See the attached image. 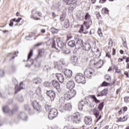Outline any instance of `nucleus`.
Here are the masks:
<instances>
[{
  "instance_id": "obj_63",
  "label": "nucleus",
  "mask_w": 129,
  "mask_h": 129,
  "mask_svg": "<svg viewBox=\"0 0 129 129\" xmlns=\"http://www.w3.org/2000/svg\"><path fill=\"white\" fill-rule=\"evenodd\" d=\"M115 73H120V70H119V69H117V70H116V71H115Z\"/></svg>"
},
{
  "instance_id": "obj_5",
  "label": "nucleus",
  "mask_w": 129,
  "mask_h": 129,
  "mask_svg": "<svg viewBox=\"0 0 129 129\" xmlns=\"http://www.w3.org/2000/svg\"><path fill=\"white\" fill-rule=\"evenodd\" d=\"M94 72V70L91 68H88L86 69L84 72V74L86 77L88 78H91L92 75H93V73Z\"/></svg>"
},
{
  "instance_id": "obj_22",
  "label": "nucleus",
  "mask_w": 129,
  "mask_h": 129,
  "mask_svg": "<svg viewBox=\"0 0 129 129\" xmlns=\"http://www.w3.org/2000/svg\"><path fill=\"white\" fill-rule=\"evenodd\" d=\"M23 86H24V82H21L20 84V88H18V86H15V93H18V92H19V91H20V90H21V89H23L24 88L23 87Z\"/></svg>"
},
{
  "instance_id": "obj_56",
  "label": "nucleus",
  "mask_w": 129,
  "mask_h": 129,
  "mask_svg": "<svg viewBox=\"0 0 129 129\" xmlns=\"http://www.w3.org/2000/svg\"><path fill=\"white\" fill-rule=\"evenodd\" d=\"M113 42H112V39H110L109 41V45L110 46H112Z\"/></svg>"
},
{
  "instance_id": "obj_41",
  "label": "nucleus",
  "mask_w": 129,
  "mask_h": 129,
  "mask_svg": "<svg viewBox=\"0 0 129 129\" xmlns=\"http://www.w3.org/2000/svg\"><path fill=\"white\" fill-rule=\"evenodd\" d=\"M51 30L52 33H54L55 34H57V33H58V30H57L56 28H52L51 29Z\"/></svg>"
},
{
  "instance_id": "obj_35",
  "label": "nucleus",
  "mask_w": 129,
  "mask_h": 129,
  "mask_svg": "<svg viewBox=\"0 0 129 129\" xmlns=\"http://www.w3.org/2000/svg\"><path fill=\"white\" fill-rule=\"evenodd\" d=\"M69 26H70V24H69V20L68 19H66L64 20V26L65 28H69Z\"/></svg>"
},
{
  "instance_id": "obj_3",
  "label": "nucleus",
  "mask_w": 129,
  "mask_h": 129,
  "mask_svg": "<svg viewBox=\"0 0 129 129\" xmlns=\"http://www.w3.org/2000/svg\"><path fill=\"white\" fill-rule=\"evenodd\" d=\"M57 115H58V111L57 109L55 108H52L49 111L48 118L49 119H53V118H55Z\"/></svg>"
},
{
  "instance_id": "obj_19",
  "label": "nucleus",
  "mask_w": 129,
  "mask_h": 129,
  "mask_svg": "<svg viewBox=\"0 0 129 129\" xmlns=\"http://www.w3.org/2000/svg\"><path fill=\"white\" fill-rule=\"evenodd\" d=\"M54 68L58 69V71H62L63 68L62 67V65H61V62L55 61L54 62Z\"/></svg>"
},
{
  "instance_id": "obj_16",
  "label": "nucleus",
  "mask_w": 129,
  "mask_h": 129,
  "mask_svg": "<svg viewBox=\"0 0 129 129\" xmlns=\"http://www.w3.org/2000/svg\"><path fill=\"white\" fill-rule=\"evenodd\" d=\"M32 82L33 84L39 85L42 83V79L39 77L35 78L33 79Z\"/></svg>"
},
{
  "instance_id": "obj_50",
  "label": "nucleus",
  "mask_w": 129,
  "mask_h": 129,
  "mask_svg": "<svg viewBox=\"0 0 129 129\" xmlns=\"http://www.w3.org/2000/svg\"><path fill=\"white\" fill-rule=\"evenodd\" d=\"M64 20H65V16H64V15H62L60 16V22H63Z\"/></svg>"
},
{
  "instance_id": "obj_31",
  "label": "nucleus",
  "mask_w": 129,
  "mask_h": 129,
  "mask_svg": "<svg viewBox=\"0 0 129 129\" xmlns=\"http://www.w3.org/2000/svg\"><path fill=\"white\" fill-rule=\"evenodd\" d=\"M64 98L67 99V100H69V99H71V98H72V97L70 95V93H69V92L64 94Z\"/></svg>"
},
{
  "instance_id": "obj_17",
  "label": "nucleus",
  "mask_w": 129,
  "mask_h": 129,
  "mask_svg": "<svg viewBox=\"0 0 129 129\" xmlns=\"http://www.w3.org/2000/svg\"><path fill=\"white\" fill-rule=\"evenodd\" d=\"M52 85L54 87V88H56V89H60V84L59 83V82H58L56 80H53L52 81Z\"/></svg>"
},
{
  "instance_id": "obj_12",
  "label": "nucleus",
  "mask_w": 129,
  "mask_h": 129,
  "mask_svg": "<svg viewBox=\"0 0 129 129\" xmlns=\"http://www.w3.org/2000/svg\"><path fill=\"white\" fill-rule=\"evenodd\" d=\"M63 73L68 78H70L72 76V71L64 69L63 70Z\"/></svg>"
},
{
  "instance_id": "obj_1",
  "label": "nucleus",
  "mask_w": 129,
  "mask_h": 129,
  "mask_svg": "<svg viewBox=\"0 0 129 129\" xmlns=\"http://www.w3.org/2000/svg\"><path fill=\"white\" fill-rule=\"evenodd\" d=\"M59 105H60L61 108H63L65 110L72 109V105L70 103H65V100L62 98L59 100Z\"/></svg>"
},
{
  "instance_id": "obj_10",
  "label": "nucleus",
  "mask_w": 129,
  "mask_h": 129,
  "mask_svg": "<svg viewBox=\"0 0 129 129\" xmlns=\"http://www.w3.org/2000/svg\"><path fill=\"white\" fill-rule=\"evenodd\" d=\"M55 76L57 78V79L58 80V81L60 83H64V76H63V74L61 73H56L55 74Z\"/></svg>"
},
{
  "instance_id": "obj_2",
  "label": "nucleus",
  "mask_w": 129,
  "mask_h": 129,
  "mask_svg": "<svg viewBox=\"0 0 129 129\" xmlns=\"http://www.w3.org/2000/svg\"><path fill=\"white\" fill-rule=\"evenodd\" d=\"M76 81L78 83H82V84H84L86 82L85 77L82 73H79L76 75Z\"/></svg>"
},
{
  "instance_id": "obj_62",
  "label": "nucleus",
  "mask_w": 129,
  "mask_h": 129,
  "mask_svg": "<svg viewBox=\"0 0 129 129\" xmlns=\"http://www.w3.org/2000/svg\"><path fill=\"white\" fill-rule=\"evenodd\" d=\"M112 55L114 56L115 55V49L113 48V52H112Z\"/></svg>"
},
{
  "instance_id": "obj_30",
  "label": "nucleus",
  "mask_w": 129,
  "mask_h": 129,
  "mask_svg": "<svg viewBox=\"0 0 129 129\" xmlns=\"http://www.w3.org/2000/svg\"><path fill=\"white\" fill-rule=\"evenodd\" d=\"M71 60L72 63L74 65L77 63V57L76 56H72L71 58Z\"/></svg>"
},
{
  "instance_id": "obj_29",
  "label": "nucleus",
  "mask_w": 129,
  "mask_h": 129,
  "mask_svg": "<svg viewBox=\"0 0 129 129\" xmlns=\"http://www.w3.org/2000/svg\"><path fill=\"white\" fill-rule=\"evenodd\" d=\"M76 8V3L71 4V6L69 8V11L70 13L73 11H74V9Z\"/></svg>"
},
{
  "instance_id": "obj_45",
  "label": "nucleus",
  "mask_w": 129,
  "mask_h": 129,
  "mask_svg": "<svg viewBox=\"0 0 129 129\" xmlns=\"http://www.w3.org/2000/svg\"><path fill=\"white\" fill-rule=\"evenodd\" d=\"M90 15L89 13H87L85 16V20H90Z\"/></svg>"
},
{
  "instance_id": "obj_47",
  "label": "nucleus",
  "mask_w": 129,
  "mask_h": 129,
  "mask_svg": "<svg viewBox=\"0 0 129 129\" xmlns=\"http://www.w3.org/2000/svg\"><path fill=\"white\" fill-rule=\"evenodd\" d=\"M43 45V42H39L34 45V47H40V46H42Z\"/></svg>"
},
{
  "instance_id": "obj_11",
  "label": "nucleus",
  "mask_w": 129,
  "mask_h": 129,
  "mask_svg": "<svg viewBox=\"0 0 129 129\" xmlns=\"http://www.w3.org/2000/svg\"><path fill=\"white\" fill-rule=\"evenodd\" d=\"M18 119H22V120H27L28 116L27 115V114L24 112H21L19 114H18Z\"/></svg>"
},
{
  "instance_id": "obj_39",
  "label": "nucleus",
  "mask_w": 129,
  "mask_h": 129,
  "mask_svg": "<svg viewBox=\"0 0 129 129\" xmlns=\"http://www.w3.org/2000/svg\"><path fill=\"white\" fill-rule=\"evenodd\" d=\"M84 105H83V102H82L79 103V110H82L83 109V106Z\"/></svg>"
},
{
  "instance_id": "obj_24",
  "label": "nucleus",
  "mask_w": 129,
  "mask_h": 129,
  "mask_svg": "<svg viewBox=\"0 0 129 129\" xmlns=\"http://www.w3.org/2000/svg\"><path fill=\"white\" fill-rule=\"evenodd\" d=\"M63 1L64 3H66L67 5L76 4V0H63Z\"/></svg>"
},
{
  "instance_id": "obj_48",
  "label": "nucleus",
  "mask_w": 129,
  "mask_h": 129,
  "mask_svg": "<svg viewBox=\"0 0 129 129\" xmlns=\"http://www.w3.org/2000/svg\"><path fill=\"white\" fill-rule=\"evenodd\" d=\"M5 76V72L3 70H0V77H3Z\"/></svg>"
},
{
  "instance_id": "obj_52",
  "label": "nucleus",
  "mask_w": 129,
  "mask_h": 129,
  "mask_svg": "<svg viewBox=\"0 0 129 129\" xmlns=\"http://www.w3.org/2000/svg\"><path fill=\"white\" fill-rule=\"evenodd\" d=\"M63 53L64 54H70L71 51H70V50L67 49L66 50H64Z\"/></svg>"
},
{
  "instance_id": "obj_44",
  "label": "nucleus",
  "mask_w": 129,
  "mask_h": 129,
  "mask_svg": "<svg viewBox=\"0 0 129 129\" xmlns=\"http://www.w3.org/2000/svg\"><path fill=\"white\" fill-rule=\"evenodd\" d=\"M18 101L20 102H23L24 101V98H23V96H20L18 98Z\"/></svg>"
},
{
  "instance_id": "obj_43",
  "label": "nucleus",
  "mask_w": 129,
  "mask_h": 129,
  "mask_svg": "<svg viewBox=\"0 0 129 129\" xmlns=\"http://www.w3.org/2000/svg\"><path fill=\"white\" fill-rule=\"evenodd\" d=\"M98 34L100 37H102V32H101V29L99 28L98 30Z\"/></svg>"
},
{
  "instance_id": "obj_25",
  "label": "nucleus",
  "mask_w": 129,
  "mask_h": 129,
  "mask_svg": "<svg viewBox=\"0 0 129 129\" xmlns=\"http://www.w3.org/2000/svg\"><path fill=\"white\" fill-rule=\"evenodd\" d=\"M69 92L70 93V94L72 97V98H73V97H74V96L76 95L77 92L75 90H73L72 89L69 91Z\"/></svg>"
},
{
  "instance_id": "obj_53",
  "label": "nucleus",
  "mask_w": 129,
  "mask_h": 129,
  "mask_svg": "<svg viewBox=\"0 0 129 129\" xmlns=\"http://www.w3.org/2000/svg\"><path fill=\"white\" fill-rule=\"evenodd\" d=\"M102 11V12H104L105 14H108V9H103Z\"/></svg>"
},
{
  "instance_id": "obj_54",
  "label": "nucleus",
  "mask_w": 129,
  "mask_h": 129,
  "mask_svg": "<svg viewBox=\"0 0 129 129\" xmlns=\"http://www.w3.org/2000/svg\"><path fill=\"white\" fill-rule=\"evenodd\" d=\"M106 57L110 58H111V55H110V53L109 52H107L106 54Z\"/></svg>"
},
{
  "instance_id": "obj_64",
  "label": "nucleus",
  "mask_w": 129,
  "mask_h": 129,
  "mask_svg": "<svg viewBox=\"0 0 129 129\" xmlns=\"http://www.w3.org/2000/svg\"><path fill=\"white\" fill-rule=\"evenodd\" d=\"M125 59H126L125 62L126 63H128V62H129V57H126V58H125Z\"/></svg>"
},
{
  "instance_id": "obj_40",
  "label": "nucleus",
  "mask_w": 129,
  "mask_h": 129,
  "mask_svg": "<svg viewBox=\"0 0 129 129\" xmlns=\"http://www.w3.org/2000/svg\"><path fill=\"white\" fill-rule=\"evenodd\" d=\"M103 103H101L98 106V109L100 110H102V109L103 108Z\"/></svg>"
},
{
  "instance_id": "obj_15",
  "label": "nucleus",
  "mask_w": 129,
  "mask_h": 129,
  "mask_svg": "<svg viewBox=\"0 0 129 129\" xmlns=\"http://www.w3.org/2000/svg\"><path fill=\"white\" fill-rule=\"evenodd\" d=\"M56 42L58 48H60V49L64 48V44L62 39L58 38L56 39Z\"/></svg>"
},
{
  "instance_id": "obj_37",
  "label": "nucleus",
  "mask_w": 129,
  "mask_h": 129,
  "mask_svg": "<svg viewBox=\"0 0 129 129\" xmlns=\"http://www.w3.org/2000/svg\"><path fill=\"white\" fill-rule=\"evenodd\" d=\"M45 109L46 110V111H49V112H50V110H51V109H52V108H51V106L46 104L45 105Z\"/></svg>"
},
{
  "instance_id": "obj_21",
  "label": "nucleus",
  "mask_w": 129,
  "mask_h": 129,
  "mask_svg": "<svg viewBox=\"0 0 129 129\" xmlns=\"http://www.w3.org/2000/svg\"><path fill=\"white\" fill-rule=\"evenodd\" d=\"M91 49V46L89 43H86L83 46V50L84 51H89Z\"/></svg>"
},
{
  "instance_id": "obj_33",
  "label": "nucleus",
  "mask_w": 129,
  "mask_h": 129,
  "mask_svg": "<svg viewBox=\"0 0 129 129\" xmlns=\"http://www.w3.org/2000/svg\"><path fill=\"white\" fill-rule=\"evenodd\" d=\"M49 41L50 42V44L52 48H56V46L55 45V39H54V38L50 39Z\"/></svg>"
},
{
  "instance_id": "obj_34",
  "label": "nucleus",
  "mask_w": 129,
  "mask_h": 129,
  "mask_svg": "<svg viewBox=\"0 0 129 129\" xmlns=\"http://www.w3.org/2000/svg\"><path fill=\"white\" fill-rule=\"evenodd\" d=\"M3 111L5 112V113H9L10 112V108L8 106H6L4 107H3Z\"/></svg>"
},
{
  "instance_id": "obj_4",
  "label": "nucleus",
  "mask_w": 129,
  "mask_h": 129,
  "mask_svg": "<svg viewBox=\"0 0 129 129\" xmlns=\"http://www.w3.org/2000/svg\"><path fill=\"white\" fill-rule=\"evenodd\" d=\"M72 117L73 121L76 123H79L81 121L79 112H76Z\"/></svg>"
},
{
  "instance_id": "obj_26",
  "label": "nucleus",
  "mask_w": 129,
  "mask_h": 129,
  "mask_svg": "<svg viewBox=\"0 0 129 129\" xmlns=\"http://www.w3.org/2000/svg\"><path fill=\"white\" fill-rule=\"evenodd\" d=\"M68 46H69V47H71V48H73V47H75L76 46L75 41L71 40L69 41L68 43Z\"/></svg>"
},
{
  "instance_id": "obj_59",
  "label": "nucleus",
  "mask_w": 129,
  "mask_h": 129,
  "mask_svg": "<svg viewBox=\"0 0 129 129\" xmlns=\"http://www.w3.org/2000/svg\"><path fill=\"white\" fill-rule=\"evenodd\" d=\"M25 108L27 109V110H31V109L30 108V106L29 105H26Z\"/></svg>"
},
{
  "instance_id": "obj_58",
  "label": "nucleus",
  "mask_w": 129,
  "mask_h": 129,
  "mask_svg": "<svg viewBox=\"0 0 129 129\" xmlns=\"http://www.w3.org/2000/svg\"><path fill=\"white\" fill-rule=\"evenodd\" d=\"M9 26H10V27H13L14 26V22H13V21H12V20L10 21Z\"/></svg>"
},
{
  "instance_id": "obj_14",
  "label": "nucleus",
  "mask_w": 129,
  "mask_h": 129,
  "mask_svg": "<svg viewBox=\"0 0 129 129\" xmlns=\"http://www.w3.org/2000/svg\"><path fill=\"white\" fill-rule=\"evenodd\" d=\"M93 114L95 115L96 118H97V117H98V116H99V117L98 118L97 120V121H98V120H99V119H100L101 118V115H100L99 116L100 112H99V111H98V109H97L96 108H94L93 110Z\"/></svg>"
},
{
  "instance_id": "obj_42",
  "label": "nucleus",
  "mask_w": 129,
  "mask_h": 129,
  "mask_svg": "<svg viewBox=\"0 0 129 129\" xmlns=\"http://www.w3.org/2000/svg\"><path fill=\"white\" fill-rule=\"evenodd\" d=\"M105 78L106 80H107V81H110V80H111V77L109 75H106L105 76Z\"/></svg>"
},
{
  "instance_id": "obj_36",
  "label": "nucleus",
  "mask_w": 129,
  "mask_h": 129,
  "mask_svg": "<svg viewBox=\"0 0 129 129\" xmlns=\"http://www.w3.org/2000/svg\"><path fill=\"white\" fill-rule=\"evenodd\" d=\"M41 92H42V90H41V88L40 87H38L36 90V93L37 95L41 94Z\"/></svg>"
},
{
  "instance_id": "obj_23",
  "label": "nucleus",
  "mask_w": 129,
  "mask_h": 129,
  "mask_svg": "<svg viewBox=\"0 0 129 129\" xmlns=\"http://www.w3.org/2000/svg\"><path fill=\"white\" fill-rule=\"evenodd\" d=\"M108 93V90H103L101 91V92H100L98 95L97 97H99V96H103L104 95H106Z\"/></svg>"
},
{
  "instance_id": "obj_55",
  "label": "nucleus",
  "mask_w": 129,
  "mask_h": 129,
  "mask_svg": "<svg viewBox=\"0 0 129 129\" xmlns=\"http://www.w3.org/2000/svg\"><path fill=\"white\" fill-rule=\"evenodd\" d=\"M21 20H23V18H19L17 20H16V23H20V22H21Z\"/></svg>"
},
{
  "instance_id": "obj_20",
  "label": "nucleus",
  "mask_w": 129,
  "mask_h": 129,
  "mask_svg": "<svg viewBox=\"0 0 129 129\" xmlns=\"http://www.w3.org/2000/svg\"><path fill=\"white\" fill-rule=\"evenodd\" d=\"M82 45H83V40L81 39H79L76 42V48H77V49H80V48L82 47Z\"/></svg>"
},
{
  "instance_id": "obj_60",
  "label": "nucleus",
  "mask_w": 129,
  "mask_h": 129,
  "mask_svg": "<svg viewBox=\"0 0 129 129\" xmlns=\"http://www.w3.org/2000/svg\"><path fill=\"white\" fill-rule=\"evenodd\" d=\"M124 75L126 76V77H127V78H129V76H128V73H127V72H125L124 73Z\"/></svg>"
},
{
  "instance_id": "obj_32",
  "label": "nucleus",
  "mask_w": 129,
  "mask_h": 129,
  "mask_svg": "<svg viewBox=\"0 0 129 129\" xmlns=\"http://www.w3.org/2000/svg\"><path fill=\"white\" fill-rule=\"evenodd\" d=\"M79 33H83L84 34H87L88 33V31H84V26L82 25L81 26L80 30L79 31Z\"/></svg>"
},
{
  "instance_id": "obj_57",
  "label": "nucleus",
  "mask_w": 129,
  "mask_h": 129,
  "mask_svg": "<svg viewBox=\"0 0 129 129\" xmlns=\"http://www.w3.org/2000/svg\"><path fill=\"white\" fill-rule=\"evenodd\" d=\"M67 38L68 40H70V39H72V36L71 35H67Z\"/></svg>"
},
{
  "instance_id": "obj_6",
  "label": "nucleus",
  "mask_w": 129,
  "mask_h": 129,
  "mask_svg": "<svg viewBox=\"0 0 129 129\" xmlns=\"http://www.w3.org/2000/svg\"><path fill=\"white\" fill-rule=\"evenodd\" d=\"M46 94L48 96H49V97H50L51 101H54V99H55V97H56V93H55L54 91H48L46 92Z\"/></svg>"
},
{
  "instance_id": "obj_28",
  "label": "nucleus",
  "mask_w": 129,
  "mask_h": 129,
  "mask_svg": "<svg viewBox=\"0 0 129 129\" xmlns=\"http://www.w3.org/2000/svg\"><path fill=\"white\" fill-rule=\"evenodd\" d=\"M45 52V50L44 49H39L38 52V58H40V57H42L44 56V53Z\"/></svg>"
},
{
  "instance_id": "obj_46",
  "label": "nucleus",
  "mask_w": 129,
  "mask_h": 129,
  "mask_svg": "<svg viewBox=\"0 0 129 129\" xmlns=\"http://www.w3.org/2000/svg\"><path fill=\"white\" fill-rule=\"evenodd\" d=\"M102 86H108L109 85V83H107L106 82L104 81L102 84Z\"/></svg>"
},
{
  "instance_id": "obj_27",
  "label": "nucleus",
  "mask_w": 129,
  "mask_h": 129,
  "mask_svg": "<svg viewBox=\"0 0 129 129\" xmlns=\"http://www.w3.org/2000/svg\"><path fill=\"white\" fill-rule=\"evenodd\" d=\"M128 118V115H125L122 118L121 117L118 118V121H126Z\"/></svg>"
},
{
  "instance_id": "obj_51",
  "label": "nucleus",
  "mask_w": 129,
  "mask_h": 129,
  "mask_svg": "<svg viewBox=\"0 0 129 129\" xmlns=\"http://www.w3.org/2000/svg\"><path fill=\"white\" fill-rule=\"evenodd\" d=\"M74 39L75 40H77L78 41H79V40H81V38L79 37V36H78V35H75V37H74Z\"/></svg>"
},
{
  "instance_id": "obj_49",
  "label": "nucleus",
  "mask_w": 129,
  "mask_h": 129,
  "mask_svg": "<svg viewBox=\"0 0 129 129\" xmlns=\"http://www.w3.org/2000/svg\"><path fill=\"white\" fill-rule=\"evenodd\" d=\"M98 52V54H96L97 57H100V55H101V53H100V52H99V49H97V51H96V53Z\"/></svg>"
},
{
  "instance_id": "obj_18",
  "label": "nucleus",
  "mask_w": 129,
  "mask_h": 129,
  "mask_svg": "<svg viewBox=\"0 0 129 129\" xmlns=\"http://www.w3.org/2000/svg\"><path fill=\"white\" fill-rule=\"evenodd\" d=\"M94 67L97 68V69H99V68H101L103 66V60H100L98 62L94 63Z\"/></svg>"
},
{
  "instance_id": "obj_38",
  "label": "nucleus",
  "mask_w": 129,
  "mask_h": 129,
  "mask_svg": "<svg viewBox=\"0 0 129 129\" xmlns=\"http://www.w3.org/2000/svg\"><path fill=\"white\" fill-rule=\"evenodd\" d=\"M92 98L93 99V101H95L96 103H99L100 102V101L97 100L95 96H92Z\"/></svg>"
},
{
  "instance_id": "obj_9",
  "label": "nucleus",
  "mask_w": 129,
  "mask_h": 129,
  "mask_svg": "<svg viewBox=\"0 0 129 129\" xmlns=\"http://www.w3.org/2000/svg\"><path fill=\"white\" fill-rule=\"evenodd\" d=\"M84 121L87 125H90L92 123V117L87 116L84 117Z\"/></svg>"
},
{
  "instance_id": "obj_7",
  "label": "nucleus",
  "mask_w": 129,
  "mask_h": 129,
  "mask_svg": "<svg viewBox=\"0 0 129 129\" xmlns=\"http://www.w3.org/2000/svg\"><path fill=\"white\" fill-rule=\"evenodd\" d=\"M66 87L68 89H73L75 87V82L74 81L71 80L67 82Z\"/></svg>"
},
{
  "instance_id": "obj_8",
  "label": "nucleus",
  "mask_w": 129,
  "mask_h": 129,
  "mask_svg": "<svg viewBox=\"0 0 129 129\" xmlns=\"http://www.w3.org/2000/svg\"><path fill=\"white\" fill-rule=\"evenodd\" d=\"M33 56V50H31L30 51V53L28 54V58L27 60V62H28V61H30L31 64L29 65L26 64V67H30L31 65H33V63H34V60L31 59V57Z\"/></svg>"
},
{
  "instance_id": "obj_13",
  "label": "nucleus",
  "mask_w": 129,
  "mask_h": 129,
  "mask_svg": "<svg viewBox=\"0 0 129 129\" xmlns=\"http://www.w3.org/2000/svg\"><path fill=\"white\" fill-rule=\"evenodd\" d=\"M32 104L34 109H35V110L37 111H39V110L41 109V106H40V104H39V103H38L37 101H33Z\"/></svg>"
},
{
  "instance_id": "obj_61",
  "label": "nucleus",
  "mask_w": 129,
  "mask_h": 129,
  "mask_svg": "<svg viewBox=\"0 0 129 129\" xmlns=\"http://www.w3.org/2000/svg\"><path fill=\"white\" fill-rule=\"evenodd\" d=\"M31 37H32V35L29 34V36H26V40H29V38H31Z\"/></svg>"
}]
</instances>
